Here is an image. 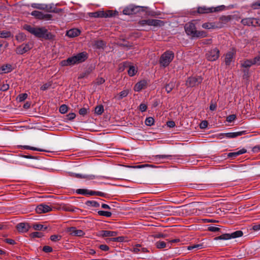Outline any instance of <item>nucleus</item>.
<instances>
[{
  "label": "nucleus",
  "mask_w": 260,
  "mask_h": 260,
  "mask_svg": "<svg viewBox=\"0 0 260 260\" xmlns=\"http://www.w3.org/2000/svg\"><path fill=\"white\" fill-rule=\"evenodd\" d=\"M148 82V80L144 79L137 82L134 87L135 91L139 92L141 90L147 88Z\"/></svg>",
  "instance_id": "nucleus-15"
},
{
  "label": "nucleus",
  "mask_w": 260,
  "mask_h": 260,
  "mask_svg": "<svg viewBox=\"0 0 260 260\" xmlns=\"http://www.w3.org/2000/svg\"><path fill=\"white\" fill-rule=\"evenodd\" d=\"M246 152H247V150L246 149L242 148L236 152L229 153L228 154V156L229 158H232L234 159L241 154L245 153Z\"/></svg>",
  "instance_id": "nucleus-22"
},
{
  "label": "nucleus",
  "mask_w": 260,
  "mask_h": 260,
  "mask_svg": "<svg viewBox=\"0 0 260 260\" xmlns=\"http://www.w3.org/2000/svg\"><path fill=\"white\" fill-rule=\"evenodd\" d=\"M255 18H245L242 19L241 23L244 25L254 26Z\"/></svg>",
  "instance_id": "nucleus-21"
},
{
  "label": "nucleus",
  "mask_w": 260,
  "mask_h": 260,
  "mask_svg": "<svg viewBox=\"0 0 260 260\" xmlns=\"http://www.w3.org/2000/svg\"><path fill=\"white\" fill-rule=\"evenodd\" d=\"M26 36L23 33H19L16 36V39L18 41L21 42L25 39Z\"/></svg>",
  "instance_id": "nucleus-52"
},
{
  "label": "nucleus",
  "mask_w": 260,
  "mask_h": 260,
  "mask_svg": "<svg viewBox=\"0 0 260 260\" xmlns=\"http://www.w3.org/2000/svg\"><path fill=\"white\" fill-rule=\"evenodd\" d=\"M174 57L173 51L168 50L165 52L160 56L159 62L161 67L166 68L168 67Z\"/></svg>",
  "instance_id": "nucleus-4"
},
{
  "label": "nucleus",
  "mask_w": 260,
  "mask_h": 260,
  "mask_svg": "<svg viewBox=\"0 0 260 260\" xmlns=\"http://www.w3.org/2000/svg\"><path fill=\"white\" fill-rule=\"evenodd\" d=\"M52 250V248L49 246H45L43 248V251L46 253L51 252Z\"/></svg>",
  "instance_id": "nucleus-63"
},
{
  "label": "nucleus",
  "mask_w": 260,
  "mask_h": 260,
  "mask_svg": "<svg viewBox=\"0 0 260 260\" xmlns=\"http://www.w3.org/2000/svg\"><path fill=\"white\" fill-rule=\"evenodd\" d=\"M184 29L185 32L188 36H191L193 38L196 31H197V28L194 23L192 22H188L185 24Z\"/></svg>",
  "instance_id": "nucleus-12"
},
{
  "label": "nucleus",
  "mask_w": 260,
  "mask_h": 260,
  "mask_svg": "<svg viewBox=\"0 0 260 260\" xmlns=\"http://www.w3.org/2000/svg\"><path fill=\"white\" fill-rule=\"evenodd\" d=\"M94 69V67L92 66H90L88 68H87L84 72L80 74L78 77V79H83L85 78H87L88 76V75L92 72Z\"/></svg>",
  "instance_id": "nucleus-19"
},
{
  "label": "nucleus",
  "mask_w": 260,
  "mask_h": 260,
  "mask_svg": "<svg viewBox=\"0 0 260 260\" xmlns=\"http://www.w3.org/2000/svg\"><path fill=\"white\" fill-rule=\"evenodd\" d=\"M202 26L203 28L210 29L221 28L223 25H222L221 23H220V25H218L216 22H206L203 23Z\"/></svg>",
  "instance_id": "nucleus-17"
},
{
  "label": "nucleus",
  "mask_w": 260,
  "mask_h": 260,
  "mask_svg": "<svg viewBox=\"0 0 260 260\" xmlns=\"http://www.w3.org/2000/svg\"><path fill=\"white\" fill-rule=\"evenodd\" d=\"M109 17H114L118 15V12L116 11H113L112 10H108L106 11Z\"/></svg>",
  "instance_id": "nucleus-55"
},
{
  "label": "nucleus",
  "mask_w": 260,
  "mask_h": 260,
  "mask_svg": "<svg viewBox=\"0 0 260 260\" xmlns=\"http://www.w3.org/2000/svg\"><path fill=\"white\" fill-rule=\"evenodd\" d=\"M220 51L217 47L212 48L206 54L208 60L213 61L216 60L219 57Z\"/></svg>",
  "instance_id": "nucleus-10"
},
{
  "label": "nucleus",
  "mask_w": 260,
  "mask_h": 260,
  "mask_svg": "<svg viewBox=\"0 0 260 260\" xmlns=\"http://www.w3.org/2000/svg\"><path fill=\"white\" fill-rule=\"evenodd\" d=\"M66 232L69 235L73 236H83L85 233L81 230H77V229H67Z\"/></svg>",
  "instance_id": "nucleus-16"
},
{
  "label": "nucleus",
  "mask_w": 260,
  "mask_h": 260,
  "mask_svg": "<svg viewBox=\"0 0 260 260\" xmlns=\"http://www.w3.org/2000/svg\"><path fill=\"white\" fill-rule=\"evenodd\" d=\"M65 119L68 120H72L76 117V114L74 113H70L66 116Z\"/></svg>",
  "instance_id": "nucleus-54"
},
{
  "label": "nucleus",
  "mask_w": 260,
  "mask_h": 260,
  "mask_svg": "<svg viewBox=\"0 0 260 260\" xmlns=\"http://www.w3.org/2000/svg\"><path fill=\"white\" fill-rule=\"evenodd\" d=\"M172 157L170 155H156L153 156V160L154 161H160L161 159H170Z\"/></svg>",
  "instance_id": "nucleus-30"
},
{
  "label": "nucleus",
  "mask_w": 260,
  "mask_h": 260,
  "mask_svg": "<svg viewBox=\"0 0 260 260\" xmlns=\"http://www.w3.org/2000/svg\"><path fill=\"white\" fill-rule=\"evenodd\" d=\"M151 237L156 238H165L167 237L166 234H162V233H158L156 234H153L150 236Z\"/></svg>",
  "instance_id": "nucleus-57"
},
{
  "label": "nucleus",
  "mask_w": 260,
  "mask_h": 260,
  "mask_svg": "<svg viewBox=\"0 0 260 260\" xmlns=\"http://www.w3.org/2000/svg\"><path fill=\"white\" fill-rule=\"evenodd\" d=\"M22 156L23 158H31V159H38L40 158L39 156H38L31 155L30 154L23 155H22Z\"/></svg>",
  "instance_id": "nucleus-62"
},
{
  "label": "nucleus",
  "mask_w": 260,
  "mask_h": 260,
  "mask_svg": "<svg viewBox=\"0 0 260 260\" xmlns=\"http://www.w3.org/2000/svg\"><path fill=\"white\" fill-rule=\"evenodd\" d=\"M138 24L141 26L148 25L149 26H161L164 25V22L158 19H143L140 20Z\"/></svg>",
  "instance_id": "nucleus-6"
},
{
  "label": "nucleus",
  "mask_w": 260,
  "mask_h": 260,
  "mask_svg": "<svg viewBox=\"0 0 260 260\" xmlns=\"http://www.w3.org/2000/svg\"><path fill=\"white\" fill-rule=\"evenodd\" d=\"M76 193L85 196H98L105 198H106L108 196V194L106 193L99 191L90 190L86 189H78L76 190Z\"/></svg>",
  "instance_id": "nucleus-8"
},
{
  "label": "nucleus",
  "mask_w": 260,
  "mask_h": 260,
  "mask_svg": "<svg viewBox=\"0 0 260 260\" xmlns=\"http://www.w3.org/2000/svg\"><path fill=\"white\" fill-rule=\"evenodd\" d=\"M31 7L34 8L38 9L39 10H43L44 8L43 7V4H36L34 3L31 5Z\"/></svg>",
  "instance_id": "nucleus-59"
},
{
  "label": "nucleus",
  "mask_w": 260,
  "mask_h": 260,
  "mask_svg": "<svg viewBox=\"0 0 260 260\" xmlns=\"http://www.w3.org/2000/svg\"><path fill=\"white\" fill-rule=\"evenodd\" d=\"M236 51L234 49L232 51L228 52L225 57L224 62L226 66H230L232 61H233L234 56L235 54Z\"/></svg>",
  "instance_id": "nucleus-18"
},
{
  "label": "nucleus",
  "mask_w": 260,
  "mask_h": 260,
  "mask_svg": "<svg viewBox=\"0 0 260 260\" xmlns=\"http://www.w3.org/2000/svg\"><path fill=\"white\" fill-rule=\"evenodd\" d=\"M29 236L31 238H41L43 236H44V235H43V233H42L41 232H33V233H31V234H30Z\"/></svg>",
  "instance_id": "nucleus-45"
},
{
  "label": "nucleus",
  "mask_w": 260,
  "mask_h": 260,
  "mask_svg": "<svg viewBox=\"0 0 260 260\" xmlns=\"http://www.w3.org/2000/svg\"><path fill=\"white\" fill-rule=\"evenodd\" d=\"M16 53L18 54H23L26 53L23 48V45L18 46L16 49Z\"/></svg>",
  "instance_id": "nucleus-44"
},
{
  "label": "nucleus",
  "mask_w": 260,
  "mask_h": 260,
  "mask_svg": "<svg viewBox=\"0 0 260 260\" xmlns=\"http://www.w3.org/2000/svg\"><path fill=\"white\" fill-rule=\"evenodd\" d=\"M28 95L26 93H21L18 95L17 98V100L19 101V102H22L24 101L25 99H27Z\"/></svg>",
  "instance_id": "nucleus-46"
},
{
  "label": "nucleus",
  "mask_w": 260,
  "mask_h": 260,
  "mask_svg": "<svg viewBox=\"0 0 260 260\" xmlns=\"http://www.w3.org/2000/svg\"><path fill=\"white\" fill-rule=\"evenodd\" d=\"M129 93L128 90H124L122 91H121L117 97V99L118 100H121L123 98L126 97Z\"/></svg>",
  "instance_id": "nucleus-41"
},
{
  "label": "nucleus",
  "mask_w": 260,
  "mask_h": 260,
  "mask_svg": "<svg viewBox=\"0 0 260 260\" xmlns=\"http://www.w3.org/2000/svg\"><path fill=\"white\" fill-rule=\"evenodd\" d=\"M102 234H103V237H114L117 235V233L116 232L109 231H103V232H102Z\"/></svg>",
  "instance_id": "nucleus-33"
},
{
  "label": "nucleus",
  "mask_w": 260,
  "mask_h": 260,
  "mask_svg": "<svg viewBox=\"0 0 260 260\" xmlns=\"http://www.w3.org/2000/svg\"><path fill=\"white\" fill-rule=\"evenodd\" d=\"M43 13L38 11H34L31 13V15L36 18L42 20Z\"/></svg>",
  "instance_id": "nucleus-40"
},
{
  "label": "nucleus",
  "mask_w": 260,
  "mask_h": 260,
  "mask_svg": "<svg viewBox=\"0 0 260 260\" xmlns=\"http://www.w3.org/2000/svg\"><path fill=\"white\" fill-rule=\"evenodd\" d=\"M176 85V81L173 79L170 82L167 83L165 86V88L168 93H170L172 90L175 88Z\"/></svg>",
  "instance_id": "nucleus-23"
},
{
  "label": "nucleus",
  "mask_w": 260,
  "mask_h": 260,
  "mask_svg": "<svg viewBox=\"0 0 260 260\" xmlns=\"http://www.w3.org/2000/svg\"><path fill=\"white\" fill-rule=\"evenodd\" d=\"M21 147L25 149H28V150H31L34 151H41V152H47V151L41 149V148H38L37 147H31L29 146H21Z\"/></svg>",
  "instance_id": "nucleus-37"
},
{
  "label": "nucleus",
  "mask_w": 260,
  "mask_h": 260,
  "mask_svg": "<svg viewBox=\"0 0 260 260\" xmlns=\"http://www.w3.org/2000/svg\"><path fill=\"white\" fill-rule=\"evenodd\" d=\"M62 236L60 235H53L51 236L50 240L53 242H57L61 240Z\"/></svg>",
  "instance_id": "nucleus-49"
},
{
  "label": "nucleus",
  "mask_w": 260,
  "mask_h": 260,
  "mask_svg": "<svg viewBox=\"0 0 260 260\" xmlns=\"http://www.w3.org/2000/svg\"><path fill=\"white\" fill-rule=\"evenodd\" d=\"M141 11H144V7L129 5L125 8L122 12L124 15H130L138 14Z\"/></svg>",
  "instance_id": "nucleus-7"
},
{
  "label": "nucleus",
  "mask_w": 260,
  "mask_h": 260,
  "mask_svg": "<svg viewBox=\"0 0 260 260\" xmlns=\"http://www.w3.org/2000/svg\"><path fill=\"white\" fill-rule=\"evenodd\" d=\"M208 36V32L204 30H197L192 38H203Z\"/></svg>",
  "instance_id": "nucleus-26"
},
{
  "label": "nucleus",
  "mask_w": 260,
  "mask_h": 260,
  "mask_svg": "<svg viewBox=\"0 0 260 260\" xmlns=\"http://www.w3.org/2000/svg\"><path fill=\"white\" fill-rule=\"evenodd\" d=\"M236 116L234 114L230 115L226 117V121L229 122H232L236 119Z\"/></svg>",
  "instance_id": "nucleus-61"
},
{
  "label": "nucleus",
  "mask_w": 260,
  "mask_h": 260,
  "mask_svg": "<svg viewBox=\"0 0 260 260\" xmlns=\"http://www.w3.org/2000/svg\"><path fill=\"white\" fill-rule=\"evenodd\" d=\"M80 30L77 28H72L67 31L66 35L69 38H74L80 34Z\"/></svg>",
  "instance_id": "nucleus-20"
},
{
  "label": "nucleus",
  "mask_w": 260,
  "mask_h": 260,
  "mask_svg": "<svg viewBox=\"0 0 260 260\" xmlns=\"http://www.w3.org/2000/svg\"><path fill=\"white\" fill-rule=\"evenodd\" d=\"M52 207L51 206L45 204H41L38 205L36 208V211L38 214L47 213L52 211Z\"/></svg>",
  "instance_id": "nucleus-14"
},
{
  "label": "nucleus",
  "mask_w": 260,
  "mask_h": 260,
  "mask_svg": "<svg viewBox=\"0 0 260 260\" xmlns=\"http://www.w3.org/2000/svg\"><path fill=\"white\" fill-rule=\"evenodd\" d=\"M103 13H102L101 11H98L94 12H91L89 13V16L90 17L94 18H102V16L103 15Z\"/></svg>",
  "instance_id": "nucleus-38"
},
{
  "label": "nucleus",
  "mask_w": 260,
  "mask_h": 260,
  "mask_svg": "<svg viewBox=\"0 0 260 260\" xmlns=\"http://www.w3.org/2000/svg\"><path fill=\"white\" fill-rule=\"evenodd\" d=\"M85 205L89 207H99L100 204L95 201H87L85 202Z\"/></svg>",
  "instance_id": "nucleus-36"
},
{
  "label": "nucleus",
  "mask_w": 260,
  "mask_h": 260,
  "mask_svg": "<svg viewBox=\"0 0 260 260\" xmlns=\"http://www.w3.org/2000/svg\"><path fill=\"white\" fill-rule=\"evenodd\" d=\"M74 176L78 178H86L89 180H92V179H94L95 178H105L104 177H102V176H100V177L95 176L93 175H82V174H75Z\"/></svg>",
  "instance_id": "nucleus-24"
},
{
  "label": "nucleus",
  "mask_w": 260,
  "mask_h": 260,
  "mask_svg": "<svg viewBox=\"0 0 260 260\" xmlns=\"http://www.w3.org/2000/svg\"><path fill=\"white\" fill-rule=\"evenodd\" d=\"M4 73H9L11 72L14 68L10 64L7 63L3 64L0 69Z\"/></svg>",
  "instance_id": "nucleus-25"
},
{
  "label": "nucleus",
  "mask_w": 260,
  "mask_h": 260,
  "mask_svg": "<svg viewBox=\"0 0 260 260\" xmlns=\"http://www.w3.org/2000/svg\"><path fill=\"white\" fill-rule=\"evenodd\" d=\"M231 16L228 15V16H222L220 17L219 20L221 21L219 23H217V25H219L220 23H221V24L223 25L222 23H226L230 21L231 20Z\"/></svg>",
  "instance_id": "nucleus-32"
},
{
  "label": "nucleus",
  "mask_w": 260,
  "mask_h": 260,
  "mask_svg": "<svg viewBox=\"0 0 260 260\" xmlns=\"http://www.w3.org/2000/svg\"><path fill=\"white\" fill-rule=\"evenodd\" d=\"M252 65H254L253 59H246L241 63V67L244 68H249Z\"/></svg>",
  "instance_id": "nucleus-31"
},
{
  "label": "nucleus",
  "mask_w": 260,
  "mask_h": 260,
  "mask_svg": "<svg viewBox=\"0 0 260 260\" xmlns=\"http://www.w3.org/2000/svg\"><path fill=\"white\" fill-rule=\"evenodd\" d=\"M247 134L246 131H242L233 133H221L219 134V136L225 137L227 138H235Z\"/></svg>",
  "instance_id": "nucleus-13"
},
{
  "label": "nucleus",
  "mask_w": 260,
  "mask_h": 260,
  "mask_svg": "<svg viewBox=\"0 0 260 260\" xmlns=\"http://www.w3.org/2000/svg\"><path fill=\"white\" fill-rule=\"evenodd\" d=\"M23 28L38 38L51 40H53L55 37L54 35L44 27H35L30 25L25 24L23 26Z\"/></svg>",
  "instance_id": "nucleus-2"
},
{
  "label": "nucleus",
  "mask_w": 260,
  "mask_h": 260,
  "mask_svg": "<svg viewBox=\"0 0 260 260\" xmlns=\"http://www.w3.org/2000/svg\"><path fill=\"white\" fill-rule=\"evenodd\" d=\"M42 17L43 18H42V20H51V19L52 18V15L51 14H44L43 13Z\"/></svg>",
  "instance_id": "nucleus-58"
},
{
  "label": "nucleus",
  "mask_w": 260,
  "mask_h": 260,
  "mask_svg": "<svg viewBox=\"0 0 260 260\" xmlns=\"http://www.w3.org/2000/svg\"><path fill=\"white\" fill-rule=\"evenodd\" d=\"M101 206H102V208L103 209H109L110 210H111V211L114 210L115 207H118L117 206L115 205L112 202L110 203V205H107L106 204H102Z\"/></svg>",
  "instance_id": "nucleus-34"
},
{
  "label": "nucleus",
  "mask_w": 260,
  "mask_h": 260,
  "mask_svg": "<svg viewBox=\"0 0 260 260\" xmlns=\"http://www.w3.org/2000/svg\"><path fill=\"white\" fill-rule=\"evenodd\" d=\"M54 225L53 222H24L15 224L12 220L0 223V228H53Z\"/></svg>",
  "instance_id": "nucleus-1"
},
{
  "label": "nucleus",
  "mask_w": 260,
  "mask_h": 260,
  "mask_svg": "<svg viewBox=\"0 0 260 260\" xmlns=\"http://www.w3.org/2000/svg\"><path fill=\"white\" fill-rule=\"evenodd\" d=\"M88 110H89L88 108H82L79 110V113L80 115L84 116L87 114Z\"/></svg>",
  "instance_id": "nucleus-56"
},
{
  "label": "nucleus",
  "mask_w": 260,
  "mask_h": 260,
  "mask_svg": "<svg viewBox=\"0 0 260 260\" xmlns=\"http://www.w3.org/2000/svg\"><path fill=\"white\" fill-rule=\"evenodd\" d=\"M104 107L102 105H99L95 107L94 112L98 115H101L104 112Z\"/></svg>",
  "instance_id": "nucleus-35"
},
{
  "label": "nucleus",
  "mask_w": 260,
  "mask_h": 260,
  "mask_svg": "<svg viewBox=\"0 0 260 260\" xmlns=\"http://www.w3.org/2000/svg\"><path fill=\"white\" fill-rule=\"evenodd\" d=\"M225 6L223 5L216 7H207L206 6L199 7L198 8L197 12L199 14H208L213 12H217L223 10Z\"/></svg>",
  "instance_id": "nucleus-5"
},
{
  "label": "nucleus",
  "mask_w": 260,
  "mask_h": 260,
  "mask_svg": "<svg viewBox=\"0 0 260 260\" xmlns=\"http://www.w3.org/2000/svg\"><path fill=\"white\" fill-rule=\"evenodd\" d=\"M88 58V54L84 51L78 53L76 55L68 58L67 59L62 60L60 62V65L64 66H71L77 63L85 61Z\"/></svg>",
  "instance_id": "nucleus-3"
},
{
  "label": "nucleus",
  "mask_w": 260,
  "mask_h": 260,
  "mask_svg": "<svg viewBox=\"0 0 260 260\" xmlns=\"http://www.w3.org/2000/svg\"><path fill=\"white\" fill-rule=\"evenodd\" d=\"M251 7L254 10L260 8V0H257L251 5Z\"/></svg>",
  "instance_id": "nucleus-51"
},
{
  "label": "nucleus",
  "mask_w": 260,
  "mask_h": 260,
  "mask_svg": "<svg viewBox=\"0 0 260 260\" xmlns=\"http://www.w3.org/2000/svg\"><path fill=\"white\" fill-rule=\"evenodd\" d=\"M93 46L96 49H103L106 46V43L103 40H95L93 42Z\"/></svg>",
  "instance_id": "nucleus-27"
},
{
  "label": "nucleus",
  "mask_w": 260,
  "mask_h": 260,
  "mask_svg": "<svg viewBox=\"0 0 260 260\" xmlns=\"http://www.w3.org/2000/svg\"><path fill=\"white\" fill-rule=\"evenodd\" d=\"M98 214L100 216H103L106 217H111L112 215V212L110 211H99Z\"/></svg>",
  "instance_id": "nucleus-47"
},
{
  "label": "nucleus",
  "mask_w": 260,
  "mask_h": 260,
  "mask_svg": "<svg viewBox=\"0 0 260 260\" xmlns=\"http://www.w3.org/2000/svg\"><path fill=\"white\" fill-rule=\"evenodd\" d=\"M127 238L124 236H120L116 238H108L106 239L107 242H110V241H115V242H124L127 241L128 240L126 239Z\"/></svg>",
  "instance_id": "nucleus-28"
},
{
  "label": "nucleus",
  "mask_w": 260,
  "mask_h": 260,
  "mask_svg": "<svg viewBox=\"0 0 260 260\" xmlns=\"http://www.w3.org/2000/svg\"><path fill=\"white\" fill-rule=\"evenodd\" d=\"M62 210L68 212H75L78 208L73 207L69 204H63L62 207Z\"/></svg>",
  "instance_id": "nucleus-29"
},
{
  "label": "nucleus",
  "mask_w": 260,
  "mask_h": 260,
  "mask_svg": "<svg viewBox=\"0 0 260 260\" xmlns=\"http://www.w3.org/2000/svg\"><path fill=\"white\" fill-rule=\"evenodd\" d=\"M156 247L157 248H164L166 246V243L164 241H158L155 244Z\"/></svg>",
  "instance_id": "nucleus-53"
},
{
  "label": "nucleus",
  "mask_w": 260,
  "mask_h": 260,
  "mask_svg": "<svg viewBox=\"0 0 260 260\" xmlns=\"http://www.w3.org/2000/svg\"><path fill=\"white\" fill-rule=\"evenodd\" d=\"M253 61L254 64L257 66L260 65V54L257 55L253 59Z\"/></svg>",
  "instance_id": "nucleus-60"
},
{
  "label": "nucleus",
  "mask_w": 260,
  "mask_h": 260,
  "mask_svg": "<svg viewBox=\"0 0 260 260\" xmlns=\"http://www.w3.org/2000/svg\"><path fill=\"white\" fill-rule=\"evenodd\" d=\"M22 45H23V48L26 52L32 49L34 46L33 43L30 42L26 44H23Z\"/></svg>",
  "instance_id": "nucleus-42"
},
{
  "label": "nucleus",
  "mask_w": 260,
  "mask_h": 260,
  "mask_svg": "<svg viewBox=\"0 0 260 260\" xmlns=\"http://www.w3.org/2000/svg\"><path fill=\"white\" fill-rule=\"evenodd\" d=\"M145 122L146 125L151 126L154 124V120L153 118L149 117L146 119Z\"/></svg>",
  "instance_id": "nucleus-48"
},
{
  "label": "nucleus",
  "mask_w": 260,
  "mask_h": 260,
  "mask_svg": "<svg viewBox=\"0 0 260 260\" xmlns=\"http://www.w3.org/2000/svg\"><path fill=\"white\" fill-rule=\"evenodd\" d=\"M68 110V107L66 105H62L60 106L59 111L61 114H65Z\"/></svg>",
  "instance_id": "nucleus-50"
},
{
  "label": "nucleus",
  "mask_w": 260,
  "mask_h": 260,
  "mask_svg": "<svg viewBox=\"0 0 260 260\" xmlns=\"http://www.w3.org/2000/svg\"><path fill=\"white\" fill-rule=\"evenodd\" d=\"M11 33L9 31H0V38H8L10 37Z\"/></svg>",
  "instance_id": "nucleus-43"
},
{
  "label": "nucleus",
  "mask_w": 260,
  "mask_h": 260,
  "mask_svg": "<svg viewBox=\"0 0 260 260\" xmlns=\"http://www.w3.org/2000/svg\"><path fill=\"white\" fill-rule=\"evenodd\" d=\"M128 74L129 76H134L137 72V70L133 66H131L127 71Z\"/></svg>",
  "instance_id": "nucleus-39"
},
{
  "label": "nucleus",
  "mask_w": 260,
  "mask_h": 260,
  "mask_svg": "<svg viewBox=\"0 0 260 260\" xmlns=\"http://www.w3.org/2000/svg\"><path fill=\"white\" fill-rule=\"evenodd\" d=\"M201 76H191L187 78L185 85L188 87H193L201 84L203 81Z\"/></svg>",
  "instance_id": "nucleus-9"
},
{
  "label": "nucleus",
  "mask_w": 260,
  "mask_h": 260,
  "mask_svg": "<svg viewBox=\"0 0 260 260\" xmlns=\"http://www.w3.org/2000/svg\"><path fill=\"white\" fill-rule=\"evenodd\" d=\"M147 106L146 104L141 103L139 106V110L141 112H145L146 111Z\"/></svg>",
  "instance_id": "nucleus-64"
},
{
  "label": "nucleus",
  "mask_w": 260,
  "mask_h": 260,
  "mask_svg": "<svg viewBox=\"0 0 260 260\" xmlns=\"http://www.w3.org/2000/svg\"><path fill=\"white\" fill-rule=\"evenodd\" d=\"M243 235L241 231H237L231 234H224L215 238V240H229L242 237Z\"/></svg>",
  "instance_id": "nucleus-11"
}]
</instances>
